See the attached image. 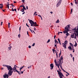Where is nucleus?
<instances>
[{
	"label": "nucleus",
	"mask_w": 78,
	"mask_h": 78,
	"mask_svg": "<svg viewBox=\"0 0 78 78\" xmlns=\"http://www.w3.org/2000/svg\"><path fill=\"white\" fill-rule=\"evenodd\" d=\"M36 28L34 27V31H36Z\"/></svg>",
	"instance_id": "nucleus-60"
},
{
	"label": "nucleus",
	"mask_w": 78,
	"mask_h": 78,
	"mask_svg": "<svg viewBox=\"0 0 78 78\" xmlns=\"http://www.w3.org/2000/svg\"><path fill=\"white\" fill-rule=\"evenodd\" d=\"M27 34L28 35V36H30V35L28 34V31H27Z\"/></svg>",
	"instance_id": "nucleus-43"
},
{
	"label": "nucleus",
	"mask_w": 78,
	"mask_h": 78,
	"mask_svg": "<svg viewBox=\"0 0 78 78\" xmlns=\"http://www.w3.org/2000/svg\"><path fill=\"white\" fill-rule=\"evenodd\" d=\"M58 40L60 45H61V42L60 41V39H59V38H58Z\"/></svg>",
	"instance_id": "nucleus-19"
},
{
	"label": "nucleus",
	"mask_w": 78,
	"mask_h": 78,
	"mask_svg": "<svg viewBox=\"0 0 78 78\" xmlns=\"http://www.w3.org/2000/svg\"><path fill=\"white\" fill-rule=\"evenodd\" d=\"M28 20H29V22L30 24H31V27H36L38 26V25L37 24V23L36 22H34V21L32 20H30L29 19H28Z\"/></svg>",
	"instance_id": "nucleus-2"
},
{
	"label": "nucleus",
	"mask_w": 78,
	"mask_h": 78,
	"mask_svg": "<svg viewBox=\"0 0 78 78\" xmlns=\"http://www.w3.org/2000/svg\"><path fill=\"white\" fill-rule=\"evenodd\" d=\"M74 46L75 47H76V46H77V43H76V41H75V44L74 45Z\"/></svg>",
	"instance_id": "nucleus-21"
},
{
	"label": "nucleus",
	"mask_w": 78,
	"mask_h": 78,
	"mask_svg": "<svg viewBox=\"0 0 78 78\" xmlns=\"http://www.w3.org/2000/svg\"><path fill=\"white\" fill-rule=\"evenodd\" d=\"M75 33H74L72 34L71 35V38H75Z\"/></svg>",
	"instance_id": "nucleus-8"
},
{
	"label": "nucleus",
	"mask_w": 78,
	"mask_h": 78,
	"mask_svg": "<svg viewBox=\"0 0 78 78\" xmlns=\"http://www.w3.org/2000/svg\"><path fill=\"white\" fill-rule=\"evenodd\" d=\"M23 67H25V66H23L21 67H20V69H21L22 70V69H23Z\"/></svg>",
	"instance_id": "nucleus-34"
},
{
	"label": "nucleus",
	"mask_w": 78,
	"mask_h": 78,
	"mask_svg": "<svg viewBox=\"0 0 78 78\" xmlns=\"http://www.w3.org/2000/svg\"><path fill=\"white\" fill-rule=\"evenodd\" d=\"M55 48H54V49H52V51H53V53L55 51Z\"/></svg>",
	"instance_id": "nucleus-30"
},
{
	"label": "nucleus",
	"mask_w": 78,
	"mask_h": 78,
	"mask_svg": "<svg viewBox=\"0 0 78 78\" xmlns=\"http://www.w3.org/2000/svg\"><path fill=\"white\" fill-rule=\"evenodd\" d=\"M75 1V3L76 4H77L78 3V0H74Z\"/></svg>",
	"instance_id": "nucleus-16"
},
{
	"label": "nucleus",
	"mask_w": 78,
	"mask_h": 78,
	"mask_svg": "<svg viewBox=\"0 0 78 78\" xmlns=\"http://www.w3.org/2000/svg\"><path fill=\"white\" fill-rule=\"evenodd\" d=\"M16 67H17V66L16 65H15L14 68H16Z\"/></svg>",
	"instance_id": "nucleus-48"
},
{
	"label": "nucleus",
	"mask_w": 78,
	"mask_h": 78,
	"mask_svg": "<svg viewBox=\"0 0 78 78\" xmlns=\"http://www.w3.org/2000/svg\"><path fill=\"white\" fill-rule=\"evenodd\" d=\"M60 33H62V32H58V35H59V34Z\"/></svg>",
	"instance_id": "nucleus-31"
},
{
	"label": "nucleus",
	"mask_w": 78,
	"mask_h": 78,
	"mask_svg": "<svg viewBox=\"0 0 78 78\" xmlns=\"http://www.w3.org/2000/svg\"><path fill=\"white\" fill-rule=\"evenodd\" d=\"M32 66V65H31L30 66H29L28 67V69H30V68H31V67Z\"/></svg>",
	"instance_id": "nucleus-33"
},
{
	"label": "nucleus",
	"mask_w": 78,
	"mask_h": 78,
	"mask_svg": "<svg viewBox=\"0 0 78 78\" xmlns=\"http://www.w3.org/2000/svg\"><path fill=\"white\" fill-rule=\"evenodd\" d=\"M2 8H3V4H0V8L2 9Z\"/></svg>",
	"instance_id": "nucleus-15"
},
{
	"label": "nucleus",
	"mask_w": 78,
	"mask_h": 78,
	"mask_svg": "<svg viewBox=\"0 0 78 78\" xmlns=\"http://www.w3.org/2000/svg\"><path fill=\"white\" fill-rule=\"evenodd\" d=\"M59 65L58 64V65L56 66H57L58 68H59V69H59Z\"/></svg>",
	"instance_id": "nucleus-32"
},
{
	"label": "nucleus",
	"mask_w": 78,
	"mask_h": 78,
	"mask_svg": "<svg viewBox=\"0 0 78 78\" xmlns=\"http://www.w3.org/2000/svg\"><path fill=\"white\" fill-rule=\"evenodd\" d=\"M26 25L27 26V27H29V28H30V27H29L28 26V24H27V23H26Z\"/></svg>",
	"instance_id": "nucleus-47"
},
{
	"label": "nucleus",
	"mask_w": 78,
	"mask_h": 78,
	"mask_svg": "<svg viewBox=\"0 0 78 78\" xmlns=\"http://www.w3.org/2000/svg\"><path fill=\"white\" fill-rule=\"evenodd\" d=\"M61 2H62V0H60L59 1L57 4L56 6V7H58V6H59L61 5Z\"/></svg>",
	"instance_id": "nucleus-4"
},
{
	"label": "nucleus",
	"mask_w": 78,
	"mask_h": 78,
	"mask_svg": "<svg viewBox=\"0 0 78 78\" xmlns=\"http://www.w3.org/2000/svg\"><path fill=\"white\" fill-rule=\"evenodd\" d=\"M56 35H55V36H54V39H55V38H56Z\"/></svg>",
	"instance_id": "nucleus-61"
},
{
	"label": "nucleus",
	"mask_w": 78,
	"mask_h": 78,
	"mask_svg": "<svg viewBox=\"0 0 78 78\" xmlns=\"http://www.w3.org/2000/svg\"><path fill=\"white\" fill-rule=\"evenodd\" d=\"M12 11H14V10L12 8Z\"/></svg>",
	"instance_id": "nucleus-56"
},
{
	"label": "nucleus",
	"mask_w": 78,
	"mask_h": 78,
	"mask_svg": "<svg viewBox=\"0 0 78 78\" xmlns=\"http://www.w3.org/2000/svg\"><path fill=\"white\" fill-rule=\"evenodd\" d=\"M60 78H62V76H60Z\"/></svg>",
	"instance_id": "nucleus-63"
},
{
	"label": "nucleus",
	"mask_w": 78,
	"mask_h": 78,
	"mask_svg": "<svg viewBox=\"0 0 78 78\" xmlns=\"http://www.w3.org/2000/svg\"><path fill=\"white\" fill-rule=\"evenodd\" d=\"M23 8L24 9V10H26L27 9L26 8H25V7L24 6H23Z\"/></svg>",
	"instance_id": "nucleus-29"
},
{
	"label": "nucleus",
	"mask_w": 78,
	"mask_h": 78,
	"mask_svg": "<svg viewBox=\"0 0 78 78\" xmlns=\"http://www.w3.org/2000/svg\"><path fill=\"white\" fill-rule=\"evenodd\" d=\"M54 62H56V59H55V60H54Z\"/></svg>",
	"instance_id": "nucleus-55"
},
{
	"label": "nucleus",
	"mask_w": 78,
	"mask_h": 78,
	"mask_svg": "<svg viewBox=\"0 0 78 78\" xmlns=\"http://www.w3.org/2000/svg\"><path fill=\"white\" fill-rule=\"evenodd\" d=\"M55 44L56 45L57 44H58L59 43L58 41H56V40H55Z\"/></svg>",
	"instance_id": "nucleus-14"
},
{
	"label": "nucleus",
	"mask_w": 78,
	"mask_h": 78,
	"mask_svg": "<svg viewBox=\"0 0 78 78\" xmlns=\"http://www.w3.org/2000/svg\"><path fill=\"white\" fill-rule=\"evenodd\" d=\"M69 44L70 45L71 47H72V48H73V44L70 43Z\"/></svg>",
	"instance_id": "nucleus-18"
},
{
	"label": "nucleus",
	"mask_w": 78,
	"mask_h": 78,
	"mask_svg": "<svg viewBox=\"0 0 78 78\" xmlns=\"http://www.w3.org/2000/svg\"><path fill=\"white\" fill-rule=\"evenodd\" d=\"M62 44H64V45H63V47H64V48H66V43H62Z\"/></svg>",
	"instance_id": "nucleus-12"
},
{
	"label": "nucleus",
	"mask_w": 78,
	"mask_h": 78,
	"mask_svg": "<svg viewBox=\"0 0 78 78\" xmlns=\"http://www.w3.org/2000/svg\"><path fill=\"white\" fill-rule=\"evenodd\" d=\"M61 51L60 50V52L59 54V56H61Z\"/></svg>",
	"instance_id": "nucleus-41"
},
{
	"label": "nucleus",
	"mask_w": 78,
	"mask_h": 78,
	"mask_svg": "<svg viewBox=\"0 0 78 78\" xmlns=\"http://www.w3.org/2000/svg\"><path fill=\"white\" fill-rule=\"evenodd\" d=\"M56 46H57V45H56V44H55V48H57V47H56Z\"/></svg>",
	"instance_id": "nucleus-40"
},
{
	"label": "nucleus",
	"mask_w": 78,
	"mask_h": 78,
	"mask_svg": "<svg viewBox=\"0 0 78 78\" xmlns=\"http://www.w3.org/2000/svg\"><path fill=\"white\" fill-rule=\"evenodd\" d=\"M63 61V58L62 57V56L61 57V59L59 60L58 61V64L59 65V66L61 65H62V63H61V61Z\"/></svg>",
	"instance_id": "nucleus-3"
},
{
	"label": "nucleus",
	"mask_w": 78,
	"mask_h": 78,
	"mask_svg": "<svg viewBox=\"0 0 78 78\" xmlns=\"http://www.w3.org/2000/svg\"><path fill=\"white\" fill-rule=\"evenodd\" d=\"M31 33H34V34H36V33H35V32H34V30H31Z\"/></svg>",
	"instance_id": "nucleus-27"
},
{
	"label": "nucleus",
	"mask_w": 78,
	"mask_h": 78,
	"mask_svg": "<svg viewBox=\"0 0 78 78\" xmlns=\"http://www.w3.org/2000/svg\"><path fill=\"white\" fill-rule=\"evenodd\" d=\"M50 67H51V70H53V64H51L50 65Z\"/></svg>",
	"instance_id": "nucleus-10"
},
{
	"label": "nucleus",
	"mask_w": 78,
	"mask_h": 78,
	"mask_svg": "<svg viewBox=\"0 0 78 78\" xmlns=\"http://www.w3.org/2000/svg\"><path fill=\"white\" fill-rule=\"evenodd\" d=\"M24 71H25V70H24L23 71L21 72V73L22 74H23V72H24Z\"/></svg>",
	"instance_id": "nucleus-51"
},
{
	"label": "nucleus",
	"mask_w": 78,
	"mask_h": 78,
	"mask_svg": "<svg viewBox=\"0 0 78 78\" xmlns=\"http://www.w3.org/2000/svg\"><path fill=\"white\" fill-rule=\"evenodd\" d=\"M74 57H73V62H74Z\"/></svg>",
	"instance_id": "nucleus-57"
},
{
	"label": "nucleus",
	"mask_w": 78,
	"mask_h": 78,
	"mask_svg": "<svg viewBox=\"0 0 78 78\" xmlns=\"http://www.w3.org/2000/svg\"><path fill=\"white\" fill-rule=\"evenodd\" d=\"M7 70H9L8 74L9 76H11L12 75V73H13V71H12V68L11 66L8 65L7 67Z\"/></svg>",
	"instance_id": "nucleus-1"
},
{
	"label": "nucleus",
	"mask_w": 78,
	"mask_h": 78,
	"mask_svg": "<svg viewBox=\"0 0 78 78\" xmlns=\"http://www.w3.org/2000/svg\"><path fill=\"white\" fill-rule=\"evenodd\" d=\"M25 12H23V13H22V14H25Z\"/></svg>",
	"instance_id": "nucleus-62"
},
{
	"label": "nucleus",
	"mask_w": 78,
	"mask_h": 78,
	"mask_svg": "<svg viewBox=\"0 0 78 78\" xmlns=\"http://www.w3.org/2000/svg\"><path fill=\"white\" fill-rule=\"evenodd\" d=\"M8 27L9 28L10 27V23H9L8 24Z\"/></svg>",
	"instance_id": "nucleus-28"
},
{
	"label": "nucleus",
	"mask_w": 78,
	"mask_h": 78,
	"mask_svg": "<svg viewBox=\"0 0 78 78\" xmlns=\"http://www.w3.org/2000/svg\"><path fill=\"white\" fill-rule=\"evenodd\" d=\"M12 70H12V71H13V72H14V71H16V70H17V69H16V68L14 67H13V68H12Z\"/></svg>",
	"instance_id": "nucleus-13"
},
{
	"label": "nucleus",
	"mask_w": 78,
	"mask_h": 78,
	"mask_svg": "<svg viewBox=\"0 0 78 78\" xmlns=\"http://www.w3.org/2000/svg\"><path fill=\"white\" fill-rule=\"evenodd\" d=\"M18 37H19V38H20V34H19L18 35Z\"/></svg>",
	"instance_id": "nucleus-44"
},
{
	"label": "nucleus",
	"mask_w": 78,
	"mask_h": 78,
	"mask_svg": "<svg viewBox=\"0 0 78 78\" xmlns=\"http://www.w3.org/2000/svg\"><path fill=\"white\" fill-rule=\"evenodd\" d=\"M58 75L59 77L60 76H64V75H63V74L61 72V71L60 72V73H58Z\"/></svg>",
	"instance_id": "nucleus-6"
},
{
	"label": "nucleus",
	"mask_w": 78,
	"mask_h": 78,
	"mask_svg": "<svg viewBox=\"0 0 78 78\" xmlns=\"http://www.w3.org/2000/svg\"><path fill=\"white\" fill-rule=\"evenodd\" d=\"M31 46H29V47H28V48H31Z\"/></svg>",
	"instance_id": "nucleus-54"
},
{
	"label": "nucleus",
	"mask_w": 78,
	"mask_h": 78,
	"mask_svg": "<svg viewBox=\"0 0 78 78\" xmlns=\"http://www.w3.org/2000/svg\"><path fill=\"white\" fill-rule=\"evenodd\" d=\"M11 5L12 6V7H15V6H14V5H13V4H12Z\"/></svg>",
	"instance_id": "nucleus-49"
},
{
	"label": "nucleus",
	"mask_w": 78,
	"mask_h": 78,
	"mask_svg": "<svg viewBox=\"0 0 78 78\" xmlns=\"http://www.w3.org/2000/svg\"><path fill=\"white\" fill-rule=\"evenodd\" d=\"M34 45H35V43H33V44H32V46H34Z\"/></svg>",
	"instance_id": "nucleus-37"
},
{
	"label": "nucleus",
	"mask_w": 78,
	"mask_h": 78,
	"mask_svg": "<svg viewBox=\"0 0 78 78\" xmlns=\"http://www.w3.org/2000/svg\"><path fill=\"white\" fill-rule=\"evenodd\" d=\"M67 42H68V41H66L64 42V43H65V44H67Z\"/></svg>",
	"instance_id": "nucleus-38"
},
{
	"label": "nucleus",
	"mask_w": 78,
	"mask_h": 78,
	"mask_svg": "<svg viewBox=\"0 0 78 78\" xmlns=\"http://www.w3.org/2000/svg\"><path fill=\"white\" fill-rule=\"evenodd\" d=\"M3 76L4 78H8L9 77V76L8 75V74H5Z\"/></svg>",
	"instance_id": "nucleus-9"
},
{
	"label": "nucleus",
	"mask_w": 78,
	"mask_h": 78,
	"mask_svg": "<svg viewBox=\"0 0 78 78\" xmlns=\"http://www.w3.org/2000/svg\"><path fill=\"white\" fill-rule=\"evenodd\" d=\"M2 66H3V67H7L8 66V65H3Z\"/></svg>",
	"instance_id": "nucleus-25"
},
{
	"label": "nucleus",
	"mask_w": 78,
	"mask_h": 78,
	"mask_svg": "<svg viewBox=\"0 0 78 78\" xmlns=\"http://www.w3.org/2000/svg\"><path fill=\"white\" fill-rule=\"evenodd\" d=\"M59 66H60V68H61V69H62V66H62V65H59Z\"/></svg>",
	"instance_id": "nucleus-42"
},
{
	"label": "nucleus",
	"mask_w": 78,
	"mask_h": 78,
	"mask_svg": "<svg viewBox=\"0 0 78 78\" xmlns=\"http://www.w3.org/2000/svg\"><path fill=\"white\" fill-rule=\"evenodd\" d=\"M17 72V73H18L19 75H20V74H21V72L18 71L17 70H16V71H14V72Z\"/></svg>",
	"instance_id": "nucleus-11"
},
{
	"label": "nucleus",
	"mask_w": 78,
	"mask_h": 78,
	"mask_svg": "<svg viewBox=\"0 0 78 78\" xmlns=\"http://www.w3.org/2000/svg\"><path fill=\"white\" fill-rule=\"evenodd\" d=\"M73 11V9H72L71 10V12H72Z\"/></svg>",
	"instance_id": "nucleus-52"
},
{
	"label": "nucleus",
	"mask_w": 78,
	"mask_h": 78,
	"mask_svg": "<svg viewBox=\"0 0 78 78\" xmlns=\"http://www.w3.org/2000/svg\"><path fill=\"white\" fill-rule=\"evenodd\" d=\"M16 9H14V10L15 11H16V12H17V11H16Z\"/></svg>",
	"instance_id": "nucleus-58"
},
{
	"label": "nucleus",
	"mask_w": 78,
	"mask_h": 78,
	"mask_svg": "<svg viewBox=\"0 0 78 78\" xmlns=\"http://www.w3.org/2000/svg\"><path fill=\"white\" fill-rule=\"evenodd\" d=\"M71 6H73V3H72V2L71 3Z\"/></svg>",
	"instance_id": "nucleus-45"
},
{
	"label": "nucleus",
	"mask_w": 78,
	"mask_h": 78,
	"mask_svg": "<svg viewBox=\"0 0 78 78\" xmlns=\"http://www.w3.org/2000/svg\"><path fill=\"white\" fill-rule=\"evenodd\" d=\"M56 23H59V20L58 19L57 21H56Z\"/></svg>",
	"instance_id": "nucleus-24"
},
{
	"label": "nucleus",
	"mask_w": 78,
	"mask_h": 78,
	"mask_svg": "<svg viewBox=\"0 0 78 78\" xmlns=\"http://www.w3.org/2000/svg\"><path fill=\"white\" fill-rule=\"evenodd\" d=\"M50 40L49 39L48 40V41H47V43H48L49 42H50Z\"/></svg>",
	"instance_id": "nucleus-35"
},
{
	"label": "nucleus",
	"mask_w": 78,
	"mask_h": 78,
	"mask_svg": "<svg viewBox=\"0 0 78 78\" xmlns=\"http://www.w3.org/2000/svg\"><path fill=\"white\" fill-rule=\"evenodd\" d=\"M69 28H70V27H68V26L66 27L65 28V30H66V31H69Z\"/></svg>",
	"instance_id": "nucleus-7"
},
{
	"label": "nucleus",
	"mask_w": 78,
	"mask_h": 78,
	"mask_svg": "<svg viewBox=\"0 0 78 78\" xmlns=\"http://www.w3.org/2000/svg\"><path fill=\"white\" fill-rule=\"evenodd\" d=\"M47 78H50V76H49Z\"/></svg>",
	"instance_id": "nucleus-64"
},
{
	"label": "nucleus",
	"mask_w": 78,
	"mask_h": 78,
	"mask_svg": "<svg viewBox=\"0 0 78 78\" xmlns=\"http://www.w3.org/2000/svg\"><path fill=\"white\" fill-rule=\"evenodd\" d=\"M22 2H23H23H25V0H22Z\"/></svg>",
	"instance_id": "nucleus-46"
},
{
	"label": "nucleus",
	"mask_w": 78,
	"mask_h": 78,
	"mask_svg": "<svg viewBox=\"0 0 78 78\" xmlns=\"http://www.w3.org/2000/svg\"><path fill=\"white\" fill-rule=\"evenodd\" d=\"M68 48V49H69V50H72L71 46H69Z\"/></svg>",
	"instance_id": "nucleus-17"
},
{
	"label": "nucleus",
	"mask_w": 78,
	"mask_h": 78,
	"mask_svg": "<svg viewBox=\"0 0 78 78\" xmlns=\"http://www.w3.org/2000/svg\"><path fill=\"white\" fill-rule=\"evenodd\" d=\"M55 65L57 66L58 65V64H57V62H55Z\"/></svg>",
	"instance_id": "nucleus-50"
},
{
	"label": "nucleus",
	"mask_w": 78,
	"mask_h": 78,
	"mask_svg": "<svg viewBox=\"0 0 78 78\" xmlns=\"http://www.w3.org/2000/svg\"><path fill=\"white\" fill-rule=\"evenodd\" d=\"M38 16H39V17H41V20H42V16H41L40 15H38Z\"/></svg>",
	"instance_id": "nucleus-23"
},
{
	"label": "nucleus",
	"mask_w": 78,
	"mask_h": 78,
	"mask_svg": "<svg viewBox=\"0 0 78 78\" xmlns=\"http://www.w3.org/2000/svg\"><path fill=\"white\" fill-rule=\"evenodd\" d=\"M7 6L8 7V9H9V5H7Z\"/></svg>",
	"instance_id": "nucleus-59"
},
{
	"label": "nucleus",
	"mask_w": 78,
	"mask_h": 78,
	"mask_svg": "<svg viewBox=\"0 0 78 78\" xmlns=\"http://www.w3.org/2000/svg\"><path fill=\"white\" fill-rule=\"evenodd\" d=\"M21 11V12H24V11H25V10H24V9H22Z\"/></svg>",
	"instance_id": "nucleus-22"
},
{
	"label": "nucleus",
	"mask_w": 78,
	"mask_h": 78,
	"mask_svg": "<svg viewBox=\"0 0 78 78\" xmlns=\"http://www.w3.org/2000/svg\"><path fill=\"white\" fill-rule=\"evenodd\" d=\"M66 36H69V34L68 33H67L66 34Z\"/></svg>",
	"instance_id": "nucleus-36"
},
{
	"label": "nucleus",
	"mask_w": 78,
	"mask_h": 78,
	"mask_svg": "<svg viewBox=\"0 0 78 78\" xmlns=\"http://www.w3.org/2000/svg\"><path fill=\"white\" fill-rule=\"evenodd\" d=\"M12 48V46H10L8 48H9V50H10Z\"/></svg>",
	"instance_id": "nucleus-26"
},
{
	"label": "nucleus",
	"mask_w": 78,
	"mask_h": 78,
	"mask_svg": "<svg viewBox=\"0 0 78 78\" xmlns=\"http://www.w3.org/2000/svg\"><path fill=\"white\" fill-rule=\"evenodd\" d=\"M70 55V56H71V58H72V57H73V55H72V54H71Z\"/></svg>",
	"instance_id": "nucleus-39"
},
{
	"label": "nucleus",
	"mask_w": 78,
	"mask_h": 78,
	"mask_svg": "<svg viewBox=\"0 0 78 78\" xmlns=\"http://www.w3.org/2000/svg\"><path fill=\"white\" fill-rule=\"evenodd\" d=\"M68 31H67V30L63 32V33L64 34H66V33H68Z\"/></svg>",
	"instance_id": "nucleus-20"
},
{
	"label": "nucleus",
	"mask_w": 78,
	"mask_h": 78,
	"mask_svg": "<svg viewBox=\"0 0 78 78\" xmlns=\"http://www.w3.org/2000/svg\"><path fill=\"white\" fill-rule=\"evenodd\" d=\"M21 28V27L20 26V29H19V30H20H20H21V28Z\"/></svg>",
	"instance_id": "nucleus-53"
},
{
	"label": "nucleus",
	"mask_w": 78,
	"mask_h": 78,
	"mask_svg": "<svg viewBox=\"0 0 78 78\" xmlns=\"http://www.w3.org/2000/svg\"><path fill=\"white\" fill-rule=\"evenodd\" d=\"M74 30H75V31L76 33V34H77L78 35V25L77 27L74 28V29H73Z\"/></svg>",
	"instance_id": "nucleus-5"
}]
</instances>
